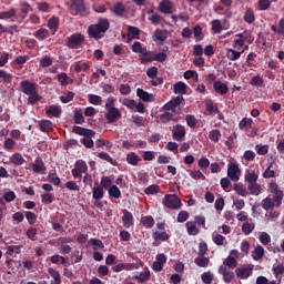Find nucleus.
<instances>
[{"instance_id":"864d4df0","label":"nucleus","mask_w":284,"mask_h":284,"mask_svg":"<svg viewBox=\"0 0 284 284\" xmlns=\"http://www.w3.org/2000/svg\"><path fill=\"white\" fill-rule=\"evenodd\" d=\"M139 155H136V153L131 152L126 155V162L129 163V165H139Z\"/></svg>"},{"instance_id":"c756f323","label":"nucleus","mask_w":284,"mask_h":284,"mask_svg":"<svg viewBox=\"0 0 284 284\" xmlns=\"http://www.w3.org/2000/svg\"><path fill=\"white\" fill-rule=\"evenodd\" d=\"M185 227L189 236H199L201 232L194 222H186Z\"/></svg>"},{"instance_id":"f257e3e1","label":"nucleus","mask_w":284,"mask_h":284,"mask_svg":"<svg viewBox=\"0 0 284 284\" xmlns=\"http://www.w3.org/2000/svg\"><path fill=\"white\" fill-rule=\"evenodd\" d=\"M21 92L28 97L29 105H34V103H39L41 101V97L39 95V91H37L38 84L34 82H30L28 80H23L20 83Z\"/></svg>"},{"instance_id":"49530a36","label":"nucleus","mask_w":284,"mask_h":284,"mask_svg":"<svg viewBox=\"0 0 284 284\" xmlns=\"http://www.w3.org/2000/svg\"><path fill=\"white\" fill-rule=\"evenodd\" d=\"M233 190L236 192V194H239V196H247V189L245 186H243V184L241 183H235L233 186Z\"/></svg>"},{"instance_id":"774afa93","label":"nucleus","mask_w":284,"mask_h":284,"mask_svg":"<svg viewBox=\"0 0 284 284\" xmlns=\"http://www.w3.org/2000/svg\"><path fill=\"white\" fill-rule=\"evenodd\" d=\"M74 99V92L69 91L64 95L60 97L61 103H70Z\"/></svg>"},{"instance_id":"cd10ccee","label":"nucleus","mask_w":284,"mask_h":284,"mask_svg":"<svg viewBox=\"0 0 284 284\" xmlns=\"http://www.w3.org/2000/svg\"><path fill=\"white\" fill-rule=\"evenodd\" d=\"M112 12L115 17H123L125 14V4L123 2H116L113 4Z\"/></svg>"},{"instance_id":"0e129e2a","label":"nucleus","mask_w":284,"mask_h":284,"mask_svg":"<svg viewBox=\"0 0 284 284\" xmlns=\"http://www.w3.org/2000/svg\"><path fill=\"white\" fill-rule=\"evenodd\" d=\"M148 181H150L148 173H138L139 185H148Z\"/></svg>"},{"instance_id":"f8f14e48","label":"nucleus","mask_w":284,"mask_h":284,"mask_svg":"<svg viewBox=\"0 0 284 284\" xmlns=\"http://www.w3.org/2000/svg\"><path fill=\"white\" fill-rule=\"evenodd\" d=\"M30 168H32L34 174H45V170H48L45 162L40 156L36 158L34 163L30 164L27 170H30Z\"/></svg>"},{"instance_id":"ea45409f","label":"nucleus","mask_w":284,"mask_h":284,"mask_svg":"<svg viewBox=\"0 0 284 284\" xmlns=\"http://www.w3.org/2000/svg\"><path fill=\"white\" fill-rule=\"evenodd\" d=\"M194 263L197 267H207V265H210V257H205L203 255L197 256L194 258Z\"/></svg>"},{"instance_id":"f03ea898","label":"nucleus","mask_w":284,"mask_h":284,"mask_svg":"<svg viewBox=\"0 0 284 284\" xmlns=\"http://www.w3.org/2000/svg\"><path fill=\"white\" fill-rule=\"evenodd\" d=\"M110 30V20L108 18H102L95 24H91L88 29V34L91 39H102L105 32Z\"/></svg>"},{"instance_id":"393cba45","label":"nucleus","mask_w":284,"mask_h":284,"mask_svg":"<svg viewBox=\"0 0 284 284\" xmlns=\"http://www.w3.org/2000/svg\"><path fill=\"white\" fill-rule=\"evenodd\" d=\"M173 92L174 94H187V84H185L183 81H180L173 85Z\"/></svg>"},{"instance_id":"13d9d810","label":"nucleus","mask_w":284,"mask_h":284,"mask_svg":"<svg viewBox=\"0 0 284 284\" xmlns=\"http://www.w3.org/2000/svg\"><path fill=\"white\" fill-rule=\"evenodd\" d=\"M3 83H12V74L8 73L6 70L0 69V81Z\"/></svg>"},{"instance_id":"4468645a","label":"nucleus","mask_w":284,"mask_h":284,"mask_svg":"<svg viewBox=\"0 0 284 284\" xmlns=\"http://www.w3.org/2000/svg\"><path fill=\"white\" fill-rule=\"evenodd\" d=\"M30 12V3L28 2H20V13H16V21H19V23H22V21H26L28 13Z\"/></svg>"},{"instance_id":"6e6552de","label":"nucleus","mask_w":284,"mask_h":284,"mask_svg":"<svg viewBox=\"0 0 284 284\" xmlns=\"http://www.w3.org/2000/svg\"><path fill=\"white\" fill-rule=\"evenodd\" d=\"M179 105H185V98L178 95L162 106V112H176Z\"/></svg>"},{"instance_id":"c03bdc74","label":"nucleus","mask_w":284,"mask_h":284,"mask_svg":"<svg viewBox=\"0 0 284 284\" xmlns=\"http://www.w3.org/2000/svg\"><path fill=\"white\" fill-rule=\"evenodd\" d=\"M244 179L246 181V183L252 184V183H256V181H258V174H256V172L251 171V172H246L244 175Z\"/></svg>"},{"instance_id":"bf43d9fd","label":"nucleus","mask_w":284,"mask_h":284,"mask_svg":"<svg viewBox=\"0 0 284 284\" xmlns=\"http://www.w3.org/2000/svg\"><path fill=\"white\" fill-rule=\"evenodd\" d=\"M89 102L91 103V105H101V103L103 102V98L97 94H89Z\"/></svg>"},{"instance_id":"39448f33","label":"nucleus","mask_w":284,"mask_h":284,"mask_svg":"<svg viewBox=\"0 0 284 284\" xmlns=\"http://www.w3.org/2000/svg\"><path fill=\"white\" fill-rule=\"evenodd\" d=\"M162 205L168 210H179L181 205V199L176 194H166L163 199Z\"/></svg>"},{"instance_id":"6ab92c4d","label":"nucleus","mask_w":284,"mask_h":284,"mask_svg":"<svg viewBox=\"0 0 284 284\" xmlns=\"http://www.w3.org/2000/svg\"><path fill=\"white\" fill-rule=\"evenodd\" d=\"M170 239V234L165 233V232H159L155 231L153 233V245L154 247H159V245H161V243H163V241H168Z\"/></svg>"},{"instance_id":"473e14b6","label":"nucleus","mask_w":284,"mask_h":284,"mask_svg":"<svg viewBox=\"0 0 284 284\" xmlns=\"http://www.w3.org/2000/svg\"><path fill=\"white\" fill-rule=\"evenodd\" d=\"M150 270H146L144 272H141L136 275H134L135 281H138L139 283H148V281H150Z\"/></svg>"},{"instance_id":"f704fd0d","label":"nucleus","mask_w":284,"mask_h":284,"mask_svg":"<svg viewBox=\"0 0 284 284\" xmlns=\"http://www.w3.org/2000/svg\"><path fill=\"white\" fill-rule=\"evenodd\" d=\"M10 161L13 165H23L26 163V159H23V155L21 153H13L10 158Z\"/></svg>"},{"instance_id":"9d476101","label":"nucleus","mask_w":284,"mask_h":284,"mask_svg":"<svg viewBox=\"0 0 284 284\" xmlns=\"http://www.w3.org/2000/svg\"><path fill=\"white\" fill-rule=\"evenodd\" d=\"M235 274L237 278H241L242 281H247L252 274H254V265L252 264H244L243 266L235 268Z\"/></svg>"},{"instance_id":"bb28decb","label":"nucleus","mask_w":284,"mask_h":284,"mask_svg":"<svg viewBox=\"0 0 284 284\" xmlns=\"http://www.w3.org/2000/svg\"><path fill=\"white\" fill-rule=\"evenodd\" d=\"M271 30H272V32H274V34L284 37V18L280 19L278 24H273L271 27Z\"/></svg>"},{"instance_id":"4c0bfd02","label":"nucleus","mask_w":284,"mask_h":284,"mask_svg":"<svg viewBox=\"0 0 284 284\" xmlns=\"http://www.w3.org/2000/svg\"><path fill=\"white\" fill-rule=\"evenodd\" d=\"M65 243H72V239L68 237L60 244L61 254H70L72 252V247Z\"/></svg>"},{"instance_id":"09e8293b","label":"nucleus","mask_w":284,"mask_h":284,"mask_svg":"<svg viewBox=\"0 0 284 284\" xmlns=\"http://www.w3.org/2000/svg\"><path fill=\"white\" fill-rule=\"evenodd\" d=\"M47 181H49V183H52V185H61V178H59V175H57V173L54 172H50L48 174Z\"/></svg>"},{"instance_id":"e433bc0d","label":"nucleus","mask_w":284,"mask_h":284,"mask_svg":"<svg viewBox=\"0 0 284 284\" xmlns=\"http://www.w3.org/2000/svg\"><path fill=\"white\" fill-rule=\"evenodd\" d=\"M108 192L111 199H121V189H119V186H116L115 184L111 185L108 189Z\"/></svg>"},{"instance_id":"72a5a7b5","label":"nucleus","mask_w":284,"mask_h":284,"mask_svg":"<svg viewBox=\"0 0 284 284\" xmlns=\"http://www.w3.org/2000/svg\"><path fill=\"white\" fill-rule=\"evenodd\" d=\"M48 28L51 30L52 34H57V31L59 30V18L52 17L48 21Z\"/></svg>"},{"instance_id":"3c124183","label":"nucleus","mask_w":284,"mask_h":284,"mask_svg":"<svg viewBox=\"0 0 284 284\" xmlns=\"http://www.w3.org/2000/svg\"><path fill=\"white\" fill-rule=\"evenodd\" d=\"M74 123H77V125H83V123H85V118H83V113H81V109H77L74 111Z\"/></svg>"},{"instance_id":"a18cd8bd","label":"nucleus","mask_w":284,"mask_h":284,"mask_svg":"<svg viewBox=\"0 0 284 284\" xmlns=\"http://www.w3.org/2000/svg\"><path fill=\"white\" fill-rule=\"evenodd\" d=\"M34 37L38 41H43L50 37V31H48V29H39L36 31Z\"/></svg>"},{"instance_id":"412c9836","label":"nucleus","mask_w":284,"mask_h":284,"mask_svg":"<svg viewBox=\"0 0 284 284\" xmlns=\"http://www.w3.org/2000/svg\"><path fill=\"white\" fill-rule=\"evenodd\" d=\"M61 106H58V105H50L47 111H45V114L49 119H59V116H61Z\"/></svg>"},{"instance_id":"0eeeda50","label":"nucleus","mask_w":284,"mask_h":284,"mask_svg":"<svg viewBox=\"0 0 284 284\" xmlns=\"http://www.w3.org/2000/svg\"><path fill=\"white\" fill-rule=\"evenodd\" d=\"M268 190H270L271 194H274L273 199L275 201L276 207H281V205H283L284 193H283V191H281V189H278V183L271 182L268 184Z\"/></svg>"},{"instance_id":"8fccbe9b","label":"nucleus","mask_w":284,"mask_h":284,"mask_svg":"<svg viewBox=\"0 0 284 284\" xmlns=\"http://www.w3.org/2000/svg\"><path fill=\"white\" fill-rule=\"evenodd\" d=\"M141 223L146 227V230H152V227H154V217L151 215L144 216L142 217Z\"/></svg>"},{"instance_id":"2f4dec72","label":"nucleus","mask_w":284,"mask_h":284,"mask_svg":"<svg viewBox=\"0 0 284 284\" xmlns=\"http://www.w3.org/2000/svg\"><path fill=\"white\" fill-rule=\"evenodd\" d=\"M213 90L215 92H219L220 94H225L226 92H229L230 88H227V84L221 81H215L213 84Z\"/></svg>"},{"instance_id":"69168bd1","label":"nucleus","mask_w":284,"mask_h":284,"mask_svg":"<svg viewBox=\"0 0 284 284\" xmlns=\"http://www.w3.org/2000/svg\"><path fill=\"white\" fill-rule=\"evenodd\" d=\"M53 63V59L49 55H44L41 60H40V65L41 68H50V65H52Z\"/></svg>"},{"instance_id":"a878e982","label":"nucleus","mask_w":284,"mask_h":284,"mask_svg":"<svg viewBox=\"0 0 284 284\" xmlns=\"http://www.w3.org/2000/svg\"><path fill=\"white\" fill-rule=\"evenodd\" d=\"M39 128H40L41 132L48 133V132H52V130H54V124L50 120H42L39 123Z\"/></svg>"},{"instance_id":"c9c22d12","label":"nucleus","mask_w":284,"mask_h":284,"mask_svg":"<svg viewBox=\"0 0 284 284\" xmlns=\"http://www.w3.org/2000/svg\"><path fill=\"white\" fill-rule=\"evenodd\" d=\"M247 190H248L250 194H252L253 196H258L262 192L261 184H258L256 182L248 184Z\"/></svg>"},{"instance_id":"c85d7f7f","label":"nucleus","mask_w":284,"mask_h":284,"mask_svg":"<svg viewBox=\"0 0 284 284\" xmlns=\"http://www.w3.org/2000/svg\"><path fill=\"white\" fill-rule=\"evenodd\" d=\"M274 206H276V201L274 199L267 196L262 201V207L265 210V212H270V210H274Z\"/></svg>"},{"instance_id":"20e7f679","label":"nucleus","mask_w":284,"mask_h":284,"mask_svg":"<svg viewBox=\"0 0 284 284\" xmlns=\"http://www.w3.org/2000/svg\"><path fill=\"white\" fill-rule=\"evenodd\" d=\"M69 12L72 17H88V6L83 0H69Z\"/></svg>"},{"instance_id":"5701e85b","label":"nucleus","mask_w":284,"mask_h":284,"mask_svg":"<svg viewBox=\"0 0 284 284\" xmlns=\"http://www.w3.org/2000/svg\"><path fill=\"white\" fill-rule=\"evenodd\" d=\"M159 10L162 14H172V1L162 0L159 4Z\"/></svg>"},{"instance_id":"680f3d73","label":"nucleus","mask_w":284,"mask_h":284,"mask_svg":"<svg viewBox=\"0 0 284 284\" xmlns=\"http://www.w3.org/2000/svg\"><path fill=\"white\" fill-rule=\"evenodd\" d=\"M209 139L213 141V143H219L221 140V131L220 130H212L209 133Z\"/></svg>"},{"instance_id":"6e6d98bb","label":"nucleus","mask_w":284,"mask_h":284,"mask_svg":"<svg viewBox=\"0 0 284 284\" xmlns=\"http://www.w3.org/2000/svg\"><path fill=\"white\" fill-rule=\"evenodd\" d=\"M193 34H194V38L195 40L199 42V41H203V28H201L200 24H196L194 28H193Z\"/></svg>"},{"instance_id":"338daca9","label":"nucleus","mask_w":284,"mask_h":284,"mask_svg":"<svg viewBox=\"0 0 284 284\" xmlns=\"http://www.w3.org/2000/svg\"><path fill=\"white\" fill-rule=\"evenodd\" d=\"M185 121H186V125H189V128H196V123H199L196 118L192 114H187L185 116Z\"/></svg>"},{"instance_id":"f3484780","label":"nucleus","mask_w":284,"mask_h":284,"mask_svg":"<svg viewBox=\"0 0 284 284\" xmlns=\"http://www.w3.org/2000/svg\"><path fill=\"white\" fill-rule=\"evenodd\" d=\"M121 116V111L118 108L106 110L105 119L108 123H116Z\"/></svg>"},{"instance_id":"dca6fc26","label":"nucleus","mask_w":284,"mask_h":284,"mask_svg":"<svg viewBox=\"0 0 284 284\" xmlns=\"http://www.w3.org/2000/svg\"><path fill=\"white\" fill-rule=\"evenodd\" d=\"M241 175V169H239V164L236 163H230L227 169V176L231 179V181H239Z\"/></svg>"},{"instance_id":"423d86ee","label":"nucleus","mask_w":284,"mask_h":284,"mask_svg":"<svg viewBox=\"0 0 284 284\" xmlns=\"http://www.w3.org/2000/svg\"><path fill=\"white\" fill-rule=\"evenodd\" d=\"M83 41H85V37L83 34L73 33L67 38V47L71 50H79V48L83 45Z\"/></svg>"},{"instance_id":"4d7b16f0","label":"nucleus","mask_w":284,"mask_h":284,"mask_svg":"<svg viewBox=\"0 0 284 284\" xmlns=\"http://www.w3.org/2000/svg\"><path fill=\"white\" fill-rule=\"evenodd\" d=\"M256 20V18L254 17V10L252 9H246V12L244 14V21L246 23H254V21Z\"/></svg>"},{"instance_id":"a211bd4d","label":"nucleus","mask_w":284,"mask_h":284,"mask_svg":"<svg viewBox=\"0 0 284 284\" xmlns=\"http://www.w3.org/2000/svg\"><path fill=\"white\" fill-rule=\"evenodd\" d=\"M122 214L123 226L126 229L132 227V225H134V215H132V212L124 209L122 210Z\"/></svg>"},{"instance_id":"7ed1b4c3","label":"nucleus","mask_w":284,"mask_h":284,"mask_svg":"<svg viewBox=\"0 0 284 284\" xmlns=\"http://www.w3.org/2000/svg\"><path fill=\"white\" fill-rule=\"evenodd\" d=\"M73 134H79V136H84L81 139V143L82 145H84V148H89L92 149L94 148V141L92 139H94V134H97L94 131L90 130V129H85L83 126H73L72 129Z\"/></svg>"},{"instance_id":"5fc2aeb1","label":"nucleus","mask_w":284,"mask_h":284,"mask_svg":"<svg viewBox=\"0 0 284 284\" xmlns=\"http://www.w3.org/2000/svg\"><path fill=\"white\" fill-rule=\"evenodd\" d=\"M90 68V63L88 62H84V63H81V62H74V70L75 72H88V69Z\"/></svg>"},{"instance_id":"b1692460","label":"nucleus","mask_w":284,"mask_h":284,"mask_svg":"<svg viewBox=\"0 0 284 284\" xmlns=\"http://www.w3.org/2000/svg\"><path fill=\"white\" fill-rule=\"evenodd\" d=\"M170 121H176V114L171 113L170 111H164V113L160 114L159 123H170Z\"/></svg>"},{"instance_id":"4be33fe9","label":"nucleus","mask_w":284,"mask_h":284,"mask_svg":"<svg viewBox=\"0 0 284 284\" xmlns=\"http://www.w3.org/2000/svg\"><path fill=\"white\" fill-rule=\"evenodd\" d=\"M92 196L94 201H101V199L105 196V191L103 190V186L99 185V183H95L92 189Z\"/></svg>"},{"instance_id":"ddd939ff","label":"nucleus","mask_w":284,"mask_h":284,"mask_svg":"<svg viewBox=\"0 0 284 284\" xmlns=\"http://www.w3.org/2000/svg\"><path fill=\"white\" fill-rule=\"evenodd\" d=\"M186 133L187 132L185 131V126L183 124H176L172 129V139L173 141L181 143L185 139Z\"/></svg>"},{"instance_id":"7c9ffc66","label":"nucleus","mask_w":284,"mask_h":284,"mask_svg":"<svg viewBox=\"0 0 284 284\" xmlns=\"http://www.w3.org/2000/svg\"><path fill=\"white\" fill-rule=\"evenodd\" d=\"M265 256V248L263 246L257 245L254 251L252 252L253 261H261Z\"/></svg>"},{"instance_id":"e2e57ef3","label":"nucleus","mask_w":284,"mask_h":284,"mask_svg":"<svg viewBox=\"0 0 284 284\" xmlns=\"http://www.w3.org/2000/svg\"><path fill=\"white\" fill-rule=\"evenodd\" d=\"M201 280L205 284H212V281H214V274H212L211 272H204L201 275Z\"/></svg>"},{"instance_id":"052dcab7","label":"nucleus","mask_w":284,"mask_h":284,"mask_svg":"<svg viewBox=\"0 0 284 284\" xmlns=\"http://www.w3.org/2000/svg\"><path fill=\"white\" fill-rule=\"evenodd\" d=\"M255 151L257 152V154H260V156H265V154H267V152H270V146L263 145V144H256Z\"/></svg>"},{"instance_id":"a19ab883","label":"nucleus","mask_w":284,"mask_h":284,"mask_svg":"<svg viewBox=\"0 0 284 284\" xmlns=\"http://www.w3.org/2000/svg\"><path fill=\"white\" fill-rule=\"evenodd\" d=\"M168 39V31H163V30H155L154 34H153V41H165Z\"/></svg>"},{"instance_id":"37998d69","label":"nucleus","mask_w":284,"mask_h":284,"mask_svg":"<svg viewBox=\"0 0 284 284\" xmlns=\"http://www.w3.org/2000/svg\"><path fill=\"white\" fill-rule=\"evenodd\" d=\"M1 19H17V9L11 8L9 11L0 12V20Z\"/></svg>"},{"instance_id":"2eb2a0df","label":"nucleus","mask_w":284,"mask_h":284,"mask_svg":"<svg viewBox=\"0 0 284 284\" xmlns=\"http://www.w3.org/2000/svg\"><path fill=\"white\" fill-rule=\"evenodd\" d=\"M217 273L223 275L224 283L230 284L232 281H234V272L230 271V268H227L225 265H221L217 268Z\"/></svg>"},{"instance_id":"de8ad7c7","label":"nucleus","mask_w":284,"mask_h":284,"mask_svg":"<svg viewBox=\"0 0 284 284\" xmlns=\"http://www.w3.org/2000/svg\"><path fill=\"white\" fill-rule=\"evenodd\" d=\"M159 192H161V186H159L158 184H151L144 190V194H146L148 196L152 194H159Z\"/></svg>"},{"instance_id":"9b49d317","label":"nucleus","mask_w":284,"mask_h":284,"mask_svg":"<svg viewBox=\"0 0 284 284\" xmlns=\"http://www.w3.org/2000/svg\"><path fill=\"white\" fill-rule=\"evenodd\" d=\"M223 265L224 267H229V270H234L236 265H239V250H231L227 257L224 260Z\"/></svg>"},{"instance_id":"1a4fd4ad","label":"nucleus","mask_w":284,"mask_h":284,"mask_svg":"<svg viewBox=\"0 0 284 284\" xmlns=\"http://www.w3.org/2000/svg\"><path fill=\"white\" fill-rule=\"evenodd\" d=\"M73 179H81L83 174H88V163L83 160H78L74 163V168L71 170Z\"/></svg>"},{"instance_id":"603ef678","label":"nucleus","mask_w":284,"mask_h":284,"mask_svg":"<svg viewBox=\"0 0 284 284\" xmlns=\"http://www.w3.org/2000/svg\"><path fill=\"white\" fill-rule=\"evenodd\" d=\"M229 52L231 54H227V59H230V61H237V59H241V54H243V52H245V50L236 51L234 49H229Z\"/></svg>"},{"instance_id":"58836bf2","label":"nucleus","mask_w":284,"mask_h":284,"mask_svg":"<svg viewBox=\"0 0 284 284\" xmlns=\"http://www.w3.org/2000/svg\"><path fill=\"white\" fill-rule=\"evenodd\" d=\"M48 273L53 277L51 284H61V273H59V271L54 270L53 267H50L48 270Z\"/></svg>"},{"instance_id":"aec40b11","label":"nucleus","mask_w":284,"mask_h":284,"mask_svg":"<svg viewBox=\"0 0 284 284\" xmlns=\"http://www.w3.org/2000/svg\"><path fill=\"white\" fill-rule=\"evenodd\" d=\"M136 97H139V99L145 103H152L154 101V94L149 93L141 88L136 89Z\"/></svg>"},{"instance_id":"79ce46f5","label":"nucleus","mask_w":284,"mask_h":284,"mask_svg":"<svg viewBox=\"0 0 284 284\" xmlns=\"http://www.w3.org/2000/svg\"><path fill=\"white\" fill-rule=\"evenodd\" d=\"M132 52H135V54H148V49L143 48V44L136 41L132 44Z\"/></svg>"}]
</instances>
